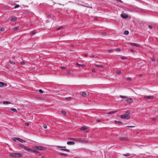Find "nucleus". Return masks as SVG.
I'll return each instance as SVG.
<instances>
[{
  "mask_svg": "<svg viewBox=\"0 0 158 158\" xmlns=\"http://www.w3.org/2000/svg\"><path fill=\"white\" fill-rule=\"evenodd\" d=\"M23 155V153L19 154L17 153H11L10 154V156L13 157L22 156Z\"/></svg>",
  "mask_w": 158,
  "mask_h": 158,
  "instance_id": "f257e3e1",
  "label": "nucleus"
},
{
  "mask_svg": "<svg viewBox=\"0 0 158 158\" xmlns=\"http://www.w3.org/2000/svg\"><path fill=\"white\" fill-rule=\"evenodd\" d=\"M120 118L125 119H128L130 118L129 115H122L120 116Z\"/></svg>",
  "mask_w": 158,
  "mask_h": 158,
  "instance_id": "f03ea898",
  "label": "nucleus"
},
{
  "mask_svg": "<svg viewBox=\"0 0 158 158\" xmlns=\"http://www.w3.org/2000/svg\"><path fill=\"white\" fill-rule=\"evenodd\" d=\"M20 146L23 148L24 150L27 151H30V149L28 148L27 146H24L22 145H20Z\"/></svg>",
  "mask_w": 158,
  "mask_h": 158,
  "instance_id": "7ed1b4c3",
  "label": "nucleus"
},
{
  "mask_svg": "<svg viewBox=\"0 0 158 158\" xmlns=\"http://www.w3.org/2000/svg\"><path fill=\"white\" fill-rule=\"evenodd\" d=\"M119 139L120 141H127L128 140V138L126 137H120Z\"/></svg>",
  "mask_w": 158,
  "mask_h": 158,
  "instance_id": "20e7f679",
  "label": "nucleus"
},
{
  "mask_svg": "<svg viewBox=\"0 0 158 158\" xmlns=\"http://www.w3.org/2000/svg\"><path fill=\"white\" fill-rule=\"evenodd\" d=\"M145 98L148 99H151L153 98V97L152 96H144Z\"/></svg>",
  "mask_w": 158,
  "mask_h": 158,
  "instance_id": "39448f33",
  "label": "nucleus"
},
{
  "mask_svg": "<svg viewBox=\"0 0 158 158\" xmlns=\"http://www.w3.org/2000/svg\"><path fill=\"white\" fill-rule=\"evenodd\" d=\"M15 139H16L17 140L19 141V142L21 143H24L25 142V141L23 139H20L18 138H15Z\"/></svg>",
  "mask_w": 158,
  "mask_h": 158,
  "instance_id": "423d86ee",
  "label": "nucleus"
},
{
  "mask_svg": "<svg viewBox=\"0 0 158 158\" xmlns=\"http://www.w3.org/2000/svg\"><path fill=\"white\" fill-rule=\"evenodd\" d=\"M129 44L131 45H133L135 46L139 47V45L138 44L134 43H129Z\"/></svg>",
  "mask_w": 158,
  "mask_h": 158,
  "instance_id": "0eeeda50",
  "label": "nucleus"
},
{
  "mask_svg": "<svg viewBox=\"0 0 158 158\" xmlns=\"http://www.w3.org/2000/svg\"><path fill=\"white\" fill-rule=\"evenodd\" d=\"M126 101L128 103H131L133 102V100L131 98H128L126 100Z\"/></svg>",
  "mask_w": 158,
  "mask_h": 158,
  "instance_id": "6e6552de",
  "label": "nucleus"
},
{
  "mask_svg": "<svg viewBox=\"0 0 158 158\" xmlns=\"http://www.w3.org/2000/svg\"><path fill=\"white\" fill-rule=\"evenodd\" d=\"M4 85L6 86H7V84L6 83L0 81V87H2Z\"/></svg>",
  "mask_w": 158,
  "mask_h": 158,
  "instance_id": "1a4fd4ad",
  "label": "nucleus"
},
{
  "mask_svg": "<svg viewBox=\"0 0 158 158\" xmlns=\"http://www.w3.org/2000/svg\"><path fill=\"white\" fill-rule=\"evenodd\" d=\"M82 143H86L88 142V140L86 139L82 138Z\"/></svg>",
  "mask_w": 158,
  "mask_h": 158,
  "instance_id": "9d476101",
  "label": "nucleus"
},
{
  "mask_svg": "<svg viewBox=\"0 0 158 158\" xmlns=\"http://www.w3.org/2000/svg\"><path fill=\"white\" fill-rule=\"evenodd\" d=\"M121 16L123 18H124V19L127 18L128 17L127 15L125 13L122 14H121Z\"/></svg>",
  "mask_w": 158,
  "mask_h": 158,
  "instance_id": "9b49d317",
  "label": "nucleus"
},
{
  "mask_svg": "<svg viewBox=\"0 0 158 158\" xmlns=\"http://www.w3.org/2000/svg\"><path fill=\"white\" fill-rule=\"evenodd\" d=\"M37 149L40 150H45V149L44 147L41 146H38Z\"/></svg>",
  "mask_w": 158,
  "mask_h": 158,
  "instance_id": "f8f14e48",
  "label": "nucleus"
},
{
  "mask_svg": "<svg viewBox=\"0 0 158 158\" xmlns=\"http://www.w3.org/2000/svg\"><path fill=\"white\" fill-rule=\"evenodd\" d=\"M82 138H76V139H75V141L78 142H81V143L82 142Z\"/></svg>",
  "mask_w": 158,
  "mask_h": 158,
  "instance_id": "ddd939ff",
  "label": "nucleus"
},
{
  "mask_svg": "<svg viewBox=\"0 0 158 158\" xmlns=\"http://www.w3.org/2000/svg\"><path fill=\"white\" fill-rule=\"evenodd\" d=\"M114 122L115 123L119 125H122L123 124V123H122L120 121H118L115 120L114 121Z\"/></svg>",
  "mask_w": 158,
  "mask_h": 158,
  "instance_id": "4468645a",
  "label": "nucleus"
},
{
  "mask_svg": "<svg viewBox=\"0 0 158 158\" xmlns=\"http://www.w3.org/2000/svg\"><path fill=\"white\" fill-rule=\"evenodd\" d=\"M67 144L69 145H74L75 144V143L73 141H68L67 143Z\"/></svg>",
  "mask_w": 158,
  "mask_h": 158,
  "instance_id": "2eb2a0df",
  "label": "nucleus"
},
{
  "mask_svg": "<svg viewBox=\"0 0 158 158\" xmlns=\"http://www.w3.org/2000/svg\"><path fill=\"white\" fill-rule=\"evenodd\" d=\"M17 20V18L16 17H12L10 20L11 21H15Z\"/></svg>",
  "mask_w": 158,
  "mask_h": 158,
  "instance_id": "dca6fc26",
  "label": "nucleus"
},
{
  "mask_svg": "<svg viewBox=\"0 0 158 158\" xmlns=\"http://www.w3.org/2000/svg\"><path fill=\"white\" fill-rule=\"evenodd\" d=\"M30 151H31V152H33L35 153H39V152L37 151L32 150V149H30Z\"/></svg>",
  "mask_w": 158,
  "mask_h": 158,
  "instance_id": "f3484780",
  "label": "nucleus"
},
{
  "mask_svg": "<svg viewBox=\"0 0 158 158\" xmlns=\"http://www.w3.org/2000/svg\"><path fill=\"white\" fill-rule=\"evenodd\" d=\"M61 148L60 149V150L62 151H65L68 152H69V149H66L64 148Z\"/></svg>",
  "mask_w": 158,
  "mask_h": 158,
  "instance_id": "a211bd4d",
  "label": "nucleus"
},
{
  "mask_svg": "<svg viewBox=\"0 0 158 158\" xmlns=\"http://www.w3.org/2000/svg\"><path fill=\"white\" fill-rule=\"evenodd\" d=\"M87 127L86 126H83L81 128V130H84L87 129Z\"/></svg>",
  "mask_w": 158,
  "mask_h": 158,
  "instance_id": "6ab92c4d",
  "label": "nucleus"
},
{
  "mask_svg": "<svg viewBox=\"0 0 158 158\" xmlns=\"http://www.w3.org/2000/svg\"><path fill=\"white\" fill-rule=\"evenodd\" d=\"M76 64L77 65V66H81V67H85V65H84V64H80L78 63H76Z\"/></svg>",
  "mask_w": 158,
  "mask_h": 158,
  "instance_id": "aec40b11",
  "label": "nucleus"
},
{
  "mask_svg": "<svg viewBox=\"0 0 158 158\" xmlns=\"http://www.w3.org/2000/svg\"><path fill=\"white\" fill-rule=\"evenodd\" d=\"M119 97H120V98H124V99H125V98H127V96H123V95H119Z\"/></svg>",
  "mask_w": 158,
  "mask_h": 158,
  "instance_id": "412c9836",
  "label": "nucleus"
},
{
  "mask_svg": "<svg viewBox=\"0 0 158 158\" xmlns=\"http://www.w3.org/2000/svg\"><path fill=\"white\" fill-rule=\"evenodd\" d=\"M3 104H9L10 103V102H8V101H4L3 102Z\"/></svg>",
  "mask_w": 158,
  "mask_h": 158,
  "instance_id": "4be33fe9",
  "label": "nucleus"
},
{
  "mask_svg": "<svg viewBox=\"0 0 158 158\" xmlns=\"http://www.w3.org/2000/svg\"><path fill=\"white\" fill-rule=\"evenodd\" d=\"M130 113H131V111L130 110H127L126 112V115H129V114H130Z\"/></svg>",
  "mask_w": 158,
  "mask_h": 158,
  "instance_id": "5701e85b",
  "label": "nucleus"
},
{
  "mask_svg": "<svg viewBox=\"0 0 158 158\" xmlns=\"http://www.w3.org/2000/svg\"><path fill=\"white\" fill-rule=\"evenodd\" d=\"M11 110L15 112H17V110H16V109H15V108H11L10 109Z\"/></svg>",
  "mask_w": 158,
  "mask_h": 158,
  "instance_id": "b1692460",
  "label": "nucleus"
},
{
  "mask_svg": "<svg viewBox=\"0 0 158 158\" xmlns=\"http://www.w3.org/2000/svg\"><path fill=\"white\" fill-rule=\"evenodd\" d=\"M117 111H111L110 112L108 113L107 114H112L116 113V112H117Z\"/></svg>",
  "mask_w": 158,
  "mask_h": 158,
  "instance_id": "393cba45",
  "label": "nucleus"
},
{
  "mask_svg": "<svg viewBox=\"0 0 158 158\" xmlns=\"http://www.w3.org/2000/svg\"><path fill=\"white\" fill-rule=\"evenodd\" d=\"M123 155L125 156H128L130 155V154L129 153H127L125 154H123Z\"/></svg>",
  "mask_w": 158,
  "mask_h": 158,
  "instance_id": "a878e982",
  "label": "nucleus"
},
{
  "mask_svg": "<svg viewBox=\"0 0 158 158\" xmlns=\"http://www.w3.org/2000/svg\"><path fill=\"white\" fill-rule=\"evenodd\" d=\"M124 34L127 35L129 34V31H126L124 32Z\"/></svg>",
  "mask_w": 158,
  "mask_h": 158,
  "instance_id": "bb28decb",
  "label": "nucleus"
},
{
  "mask_svg": "<svg viewBox=\"0 0 158 158\" xmlns=\"http://www.w3.org/2000/svg\"><path fill=\"white\" fill-rule=\"evenodd\" d=\"M56 146L59 148H66L65 146Z\"/></svg>",
  "mask_w": 158,
  "mask_h": 158,
  "instance_id": "cd10ccee",
  "label": "nucleus"
},
{
  "mask_svg": "<svg viewBox=\"0 0 158 158\" xmlns=\"http://www.w3.org/2000/svg\"><path fill=\"white\" fill-rule=\"evenodd\" d=\"M81 94L82 96H85L86 95V94L85 92H83Z\"/></svg>",
  "mask_w": 158,
  "mask_h": 158,
  "instance_id": "c85d7f7f",
  "label": "nucleus"
},
{
  "mask_svg": "<svg viewBox=\"0 0 158 158\" xmlns=\"http://www.w3.org/2000/svg\"><path fill=\"white\" fill-rule=\"evenodd\" d=\"M35 33V31H32L31 32V34L32 35H34Z\"/></svg>",
  "mask_w": 158,
  "mask_h": 158,
  "instance_id": "c756f323",
  "label": "nucleus"
},
{
  "mask_svg": "<svg viewBox=\"0 0 158 158\" xmlns=\"http://www.w3.org/2000/svg\"><path fill=\"white\" fill-rule=\"evenodd\" d=\"M19 5L17 4L14 7L15 9H16L19 7Z\"/></svg>",
  "mask_w": 158,
  "mask_h": 158,
  "instance_id": "7c9ffc66",
  "label": "nucleus"
},
{
  "mask_svg": "<svg viewBox=\"0 0 158 158\" xmlns=\"http://www.w3.org/2000/svg\"><path fill=\"white\" fill-rule=\"evenodd\" d=\"M18 29V27H15L14 28L13 30L14 31H16Z\"/></svg>",
  "mask_w": 158,
  "mask_h": 158,
  "instance_id": "2f4dec72",
  "label": "nucleus"
},
{
  "mask_svg": "<svg viewBox=\"0 0 158 158\" xmlns=\"http://www.w3.org/2000/svg\"><path fill=\"white\" fill-rule=\"evenodd\" d=\"M4 30H5V29L3 27H1L0 30V31H4Z\"/></svg>",
  "mask_w": 158,
  "mask_h": 158,
  "instance_id": "473e14b6",
  "label": "nucleus"
},
{
  "mask_svg": "<svg viewBox=\"0 0 158 158\" xmlns=\"http://www.w3.org/2000/svg\"><path fill=\"white\" fill-rule=\"evenodd\" d=\"M60 154L61 155H63V156H64L67 155L66 154H64V153H60Z\"/></svg>",
  "mask_w": 158,
  "mask_h": 158,
  "instance_id": "72a5a7b5",
  "label": "nucleus"
},
{
  "mask_svg": "<svg viewBox=\"0 0 158 158\" xmlns=\"http://www.w3.org/2000/svg\"><path fill=\"white\" fill-rule=\"evenodd\" d=\"M10 63L11 64H15V62L14 61L10 60Z\"/></svg>",
  "mask_w": 158,
  "mask_h": 158,
  "instance_id": "f704fd0d",
  "label": "nucleus"
},
{
  "mask_svg": "<svg viewBox=\"0 0 158 158\" xmlns=\"http://www.w3.org/2000/svg\"><path fill=\"white\" fill-rule=\"evenodd\" d=\"M116 73L117 74H120L121 72L120 71H118L116 72Z\"/></svg>",
  "mask_w": 158,
  "mask_h": 158,
  "instance_id": "c9c22d12",
  "label": "nucleus"
},
{
  "mask_svg": "<svg viewBox=\"0 0 158 158\" xmlns=\"http://www.w3.org/2000/svg\"><path fill=\"white\" fill-rule=\"evenodd\" d=\"M71 98L70 97H68L65 98V99L67 100H69L71 99Z\"/></svg>",
  "mask_w": 158,
  "mask_h": 158,
  "instance_id": "e433bc0d",
  "label": "nucleus"
},
{
  "mask_svg": "<svg viewBox=\"0 0 158 158\" xmlns=\"http://www.w3.org/2000/svg\"><path fill=\"white\" fill-rule=\"evenodd\" d=\"M62 113L64 114H65L66 113V112L65 111H62Z\"/></svg>",
  "mask_w": 158,
  "mask_h": 158,
  "instance_id": "4c0bfd02",
  "label": "nucleus"
},
{
  "mask_svg": "<svg viewBox=\"0 0 158 158\" xmlns=\"http://www.w3.org/2000/svg\"><path fill=\"white\" fill-rule=\"evenodd\" d=\"M115 50L117 52H119L120 51V49L119 48H117L115 49Z\"/></svg>",
  "mask_w": 158,
  "mask_h": 158,
  "instance_id": "58836bf2",
  "label": "nucleus"
},
{
  "mask_svg": "<svg viewBox=\"0 0 158 158\" xmlns=\"http://www.w3.org/2000/svg\"><path fill=\"white\" fill-rule=\"evenodd\" d=\"M151 60L152 61H155V59L153 58H151Z\"/></svg>",
  "mask_w": 158,
  "mask_h": 158,
  "instance_id": "ea45409f",
  "label": "nucleus"
},
{
  "mask_svg": "<svg viewBox=\"0 0 158 158\" xmlns=\"http://www.w3.org/2000/svg\"><path fill=\"white\" fill-rule=\"evenodd\" d=\"M67 73L68 74H70V73H71V72H70V71L69 70H67Z\"/></svg>",
  "mask_w": 158,
  "mask_h": 158,
  "instance_id": "a19ab883",
  "label": "nucleus"
},
{
  "mask_svg": "<svg viewBox=\"0 0 158 158\" xmlns=\"http://www.w3.org/2000/svg\"><path fill=\"white\" fill-rule=\"evenodd\" d=\"M38 146H33V148H34V149H38Z\"/></svg>",
  "mask_w": 158,
  "mask_h": 158,
  "instance_id": "79ce46f5",
  "label": "nucleus"
},
{
  "mask_svg": "<svg viewBox=\"0 0 158 158\" xmlns=\"http://www.w3.org/2000/svg\"><path fill=\"white\" fill-rule=\"evenodd\" d=\"M43 127H44V129H46V128H47V125H45V124H44V126H43Z\"/></svg>",
  "mask_w": 158,
  "mask_h": 158,
  "instance_id": "37998d69",
  "label": "nucleus"
},
{
  "mask_svg": "<svg viewBox=\"0 0 158 158\" xmlns=\"http://www.w3.org/2000/svg\"><path fill=\"white\" fill-rule=\"evenodd\" d=\"M39 91L41 93H42L43 92L42 90H41V89H39Z\"/></svg>",
  "mask_w": 158,
  "mask_h": 158,
  "instance_id": "c03bdc74",
  "label": "nucleus"
},
{
  "mask_svg": "<svg viewBox=\"0 0 158 158\" xmlns=\"http://www.w3.org/2000/svg\"><path fill=\"white\" fill-rule=\"evenodd\" d=\"M156 119V118L155 117H153L152 118V120L153 121H155Z\"/></svg>",
  "mask_w": 158,
  "mask_h": 158,
  "instance_id": "a18cd8bd",
  "label": "nucleus"
},
{
  "mask_svg": "<svg viewBox=\"0 0 158 158\" xmlns=\"http://www.w3.org/2000/svg\"><path fill=\"white\" fill-rule=\"evenodd\" d=\"M108 51L109 52H112L113 50H108Z\"/></svg>",
  "mask_w": 158,
  "mask_h": 158,
  "instance_id": "49530a36",
  "label": "nucleus"
},
{
  "mask_svg": "<svg viewBox=\"0 0 158 158\" xmlns=\"http://www.w3.org/2000/svg\"><path fill=\"white\" fill-rule=\"evenodd\" d=\"M25 125H26L27 126H28L29 125V124L28 123H25Z\"/></svg>",
  "mask_w": 158,
  "mask_h": 158,
  "instance_id": "de8ad7c7",
  "label": "nucleus"
},
{
  "mask_svg": "<svg viewBox=\"0 0 158 158\" xmlns=\"http://www.w3.org/2000/svg\"><path fill=\"white\" fill-rule=\"evenodd\" d=\"M20 63H21V64H23L25 63L23 61H21Z\"/></svg>",
  "mask_w": 158,
  "mask_h": 158,
  "instance_id": "09e8293b",
  "label": "nucleus"
},
{
  "mask_svg": "<svg viewBox=\"0 0 158 158\" xmlns=\"http://www.w3.org/2000/svg\"><path fill=\"white\" fill-rule=\"evenodd\" d=\"M126 58V57L125 56H123L122 57V59H125Z\"/></svg>",
  "mask_w": 158,
  "mask_h": 158,
  "instance_id": "8fccbe9b",
  "label": "nucleus"
},
{
  "mask_svg": "<svg viewBox=\"0 0 158 158\" xmlns=\"http://www.w3.org/2000/svg\"><path fill=\"white\" fill-rule=\"evenodd\" d=\"M148 27L150 29H152V27L151 26L148 25Z\"/></svg>",
  "mask_w": 158,
  "mask_h": 158,
  "instance_id": "3c124183",
  "label": "nucleus"
},
{
  "mask_svg": "<svg viewBox=\"0 0 158 158\" xmlns=\"http://www.w3.org/2000/svg\"><path fill=\"white\" fill-rule=\"evenodd\" d=\"M75 139H76V138H71V139L75 141Z\"/></svg>",
  "mask_w": 158,
  "mask_h": 158,
  "instance_id": "603ef678",
  "label": "nucleus"
},
{
  "mask_svg": "<svg viewBox=\"0 0 158 158\" xmlns=\"http://www.w3.org/2000/svg\"><path fill=\"white\" fill-rule=\"evenodd\" d=\"M127 79L128 80H131V78H130V77H128V78H127Z\"/></svg>",
  "mask_w": 158,
  "mask_h": 158,
  "instance_id": "864d4df0",
  "label": "nucleus"
},
{
  "mask_svg": "<svg viewBox=\"0 0 158 158\" xmlns=\"http://www.w3.org/2000/svg\"><path fill=\"white\" fill-rule=\"evenodd\" d=\"M102 35H106V33L103 32L102 33Z\"/></svg>",
  "mask_w": 158,
  "mask_h": 158,
  "instance_id": "5fc2aeb1",
  "label": "nucleus"
},
{
  "mask_svg": "<svg viewBox=\"0 0 158 158\" xmlns=\"http://www.w3.org/2000/svg\"><path fill=\"white\" fill-rule=\"evenodd\" d=\"M97 121L98 122H98H101V121L100 120H97Z\"/></svg>",
  "mask_w": 158,
  "mask_h": 158,
  "instance_id": "6e6d98bb",
  "label": "nucleus"
},
{
  "mask_svg": "<svg viewBox=\"0 0 158 158\" xmlns=\"http://www.w3.org/2000/svg\"><path fill=\"white\" fill-rule=\"evenodd\" d=\"M61 28H62V27H58V28H57V30H60V29H61Z\"/></svg>",
  "mask_w": 158,
  "mask_h": 158,
  "instance_id": "4d7b16f0",
  "label": "nucleus"
},
{
  "mask_svg": "<svg viewBox=\"0 0 158 158\" xmlns=\"http://www.w3.org/2000/svg\"><path fill=\"white\" fill-rule=\"evenodd\" d=\"M128 127H134V126H128Z\"/></svg>",
  "mask_w": 158,
  "mask_h": 158,
  "instance_id": "13d9d810",
  "label": "nucleus"
},
{
  "mask_svg": "<svg viewBox=\"0 0 158 158\" xmlns=\"http://www.w3.org/2000/svg\"><path fill=\"white\" fill-rule=\"evenodd\" d=\"M13 139L15 141H16V140H17L16 139H15V138H14Z\"/></svg>",
  "mask_w": 158,
  "mask_h": 158,
  "instance_id": "bf43d9fd",
  "label": "nucleus"
},
{
  "mask_svg": "<svg viewBox=\"0 0 158 158\" xmlns=\"http://www.w3.org/2000/svg\"><path fill=\"white\" fill-rule=\"evenodd\" d=\"M130 51L132 52H134V50L132 49H130Z\"/></svg>",
  "mask_w": 158,
  "mask_h": 158,
  "instance_id": "052dcab7",
  "label": "nucleus"
},
{
  "mask_svg": "<svg viewBox=\"0 0 158 158\" xmlns=\"http://www.w3.org/2000/svg\"><path fill=\"white\" fill-rule=\"evenodd\" d=\"M61 68H62V69H65L64 67H61Z\"/></svg>",
  "mask_w": 158,
  "mask_h": 158,
  "instance_id": "680f3d73",
  "label": "nucleus"
},
{
  "mask_svg": "<svg viewBox=\"0 0 158 158\" xmlns=\"http://www.w3.org/2000/svg\"><path fill=\"white\" fill-rule=\"evenodd\" d=\"M92 71L93 72H94V71H95V70H92Z\"/></svg>",
  "mask_w": 158,
  "mask_h": 158,
  "instance_id": "e2e57ef3",
  "label": "nucleus"
},
{
  "mask_svg": "<svg viewBox=\"0 0 158 158\" xmlns=\"http://www.w3.org/2000/svg\"><path fill=\"white\" fill-rule=\"evenodd\" d=\"M85 56H86V55L85 54Z\"/></svg>",
  "mask_w": 158,
  "mask_h": 158,
  "instance_id": "0e129e2a",
  "label": "nucleus"
}]
</instances>
